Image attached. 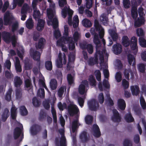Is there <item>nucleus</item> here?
<instances>
[{
  "label": "nucleus",
  "mask_w": 146,
  "mask_h": 146,
  "mask_svg": "<svg viewBox=\"0 0 146 146\" xmlns=\"http://www.w3.org/2000/svg\"><path fill=\"white\" fill-rule=\"evenodd\" d=\"M94 26L95 28H92L90 31L91 34L94 36L93 42L96 46H101V42L99 38L98 34L96 32V31H100L101 25L99 24L97 19H95L94 20Z\"/></svg>",
  "instance_id": "f257e3e1"
},
{
  "label": "nucleus",
  "mask_w": 146,
  "mask_h": 146,
  "mask_svg": "<svg viewBox=\"0 0 146 146\" xmlns=\"http://www.w3.org/2000/svg\"><path fill=\"white\" fill-rule=\"evenodd\" d=\"M62 38L63 40L67 41L68 46H75V44L76 46H78V41L81 38L80 33L76 31L73 34L72 37H68L67 38L63 37Z\"/></svg>",
  "instance_id": "f03ea898"
},
{
  "label": "nucleus",
  "mask_w": 146,
  "mask_h": 146,
  "mask_svg": "<svg viewBox=\"0 0 146 146\" xmlns=\"http://www.w3.org/2000/svg\"><path fill=\"white\" fill-rule=\"evenodd\" d=\"M47 13L49 19V21H48V24L49 25V23L51 22L53 28L54 29H56L58 27V21L56 17L53 18L54 15L52 13L48 12L47 11Z\"/></svg>",
  "instance_id": "7ed1b4c3"
},
{
  "label": "nucleus",
  "mask_w": 146,
  "mask_h": 146,
  "mask_svg": "<svg viewBox=\"0 0 146 146\" xmlns=\"http://www.w3.org/2000/svg\"><path fill=\"white\" fill-rule=\"evenodd\" d=\"M88 104L89 109L91 111H96L99 108V103L94 99L88 101Z\"/></svg>",
  "instance_id": "20e7f679"
},
{
  "label": "nucleus",
  "mask_w": 146,
  "mask_h": 146,
  "mask_svg": "<svg viewBox=\"0 0 146 146\" xmlns=\"http://www.w3.org/2000/svg\"><path fill=\"white\" fill-rule=\"evenodd\" d=\"M13 18V17L10 16L9 12V11H7L3 17L4 25H7L11 24Z\"/></svg>",
  "instance_id": "39448f33"
},
{
  "label": "nucleus",
  "mask_w": 146,
  "mask_h": 146,
  "mask_svg": "<svg viewBox=\"0 0 146 146\" xmlns=\"http://www.w3.org/2000/svg\"><path fill=\"white\" fill-rule=\"evenodd\" d=\"M76 52L75 51L70 52L68 56V62L67 65V69L70 70L71 68V63L74 62L75 60Z\"/></svg>",
  "instance_id": "423d86ee"
},
{
  "label": "nucleus",
  "mask_w": 146,
  "mask_h": 146,
  "mask_svg": "<svg viewBox=\"0 0 146 146\" xmlns=\"http://www.w3.org/2000/svg\"><path fill=\"white\" fill-rule=\"evenodd\" d=\"M68 112L70 116H73L74 115L76 114L79 111V110L76 106L70 105L68 107Z\"/></svg>",
  "instance_id": "0eeeda50"
},
{
  "label": "nucleus",
  "mask_w": 146,
  "mask_h": 146,
  "mask_svg": "<svg viewBox=\"0 0 146 146\" xmlns=\"http://www.w3.org/2000/svg\"><path fill=\"white\" fill-rule=\"evenodd\" d=\"M88 87V83L86 80L82 81V83L79 85L78 88V92L80 94L83 95L85 91L86 87Z\"/></svg>",
  "instance_id": "6e6552de"
},
{
  "label": "nucleus",
  "mask_w": 146,
  "mask_h": 146,
  "mask_svg": "<svg viewBox=\"0 0 146 146\" xmlns=\"http://www.w3.org/2000/svg\"><path fill=\"white\" fill-rule=\"evenodd\" d=\"M41 53L32 48H31L30 51V54L31 56L34 60H38L40 58Z\"/></svg>",
  "instance_id": "1a4fd4ad"
},
{
  "label": "nucleus",
  "mask_w": 146,
  "mask_h": 146,
  "mask_svg": "<svg viewBox=\"0 0 146 146\" xmlns=\"http://www.w3.org/2000/svg\"><path fill=\"white\" fill-rule=\"evenodd\" d=\"M59 133L61 136L60 139V146H67L66 139L64 135V131L63 129H61L59 130Z\"/></svg>",
  "instance_id": "9d476101"
},
{
  "label": "nucleus",
  "mask_w": 146,
  "mask_h": 146,
  "mask_svg": "<svg viewBox=\"0 0 146 146\" xmlns=\"http://www.w3.org/2000/svg\"><path fill=\"white\" fill-rule=\"evenodd\" d=\"M113 113V115L111 117L112 120L114 122H120L121 121V117L117 111L116 109L114 110Z\"/></svg>",
  "instance_id": "9b49d317"
},
{
  "label": "nucleus",
  "mask_w": 146,
  "mask_h": 146,
  "mask_svg": "<svg viewBox=\"0 0 146 146\" xmlns=\"http://www.w3.org/2000/svg\"><path fill=\"white\" fill-rule=\"evenodd\" d=\"M41 129V126L37 124H34L31 127V131L33 135H36Z\"/></svg>",
  "instance_id": "f8f14e48"
},
{
  "label": "nucleus",
  "mask_w": 146,
  "mask_h": 146,
  "mask_svg": "<svg viewBox=\"0 0 146 146\" xmlns=\"http://www.w3.org/2000/svg\"><path fill=\"white\" fill-rule=\"evenodd\" d=\"M2 37L4 41L6 43H9L11 42V36L10 33L3 31L2 33Z\"/></svg>",
  "instance_id": "ddd939ff"
},
{
  "label": "nucleus",
  "mask_w": 146,
  "mask_h": 146,
  "mask_svg": "<svg viewBox=\"0 0 146 146\" xmlns=\"http://www.w3.org/2000/svg\"><path fill=\"white\" fill-rule=\"evenodd\" d=\"M45 23L44 20L42 19H38L36 27V30L39 31H42L44 28Z\"/></svg>",
  "instance_id": "4468645a"
},
{
  "label": "nucleus",
  "mask_w": 146,
  "mask_h": 146,
  "mask_svg": "<svg viewBox=\"0 0 146 146\" xmlns=\"http://www.w3.org/2000/svg\"><path fill=\"white\" fill-rule=\"evenodd\" d=\"M93 135L95 137L98 138L101 135V133L98 126L97 124H94L93 125Z\"/></svg>",
  "instance_id": "2eb2a0df"
},
{
  "label": "nucleus",
  "mask_w": 146,
  "mask_h": 146,
  "mask_svg": "<svg viewBox=\"0 0 146 146\" xmlns=\"http://www.w3.org/2000/svg\"><path fill=\"white\" fill-rule=\"evenodd\" d=\"M80 139L81 142L86 143L89 140L87 136V133L85 131H83L81 133L80 135Z\"/></svg>",
  "instance_id": "dca6fc26"
},
{
  "label": "nucleus",
  "mask_w": 146,
  "mask_h": 146,
  "mask_svg": "<svg viewBox=\"0 0 146 146\" xmlns=\"http://www.w3.org/2000/svg\"><path fill=\"white\" fill-rule=\"evenodd\" d=\"M33 67V62L32 61L27 59L24 60V68L26 70H31Z\"/></svg>",
  "instance_id": "f3484780"
},
{
  "label": "nucleus",
  "mask_w": 146,
  "mask_h": 146,
  "mask_svg": "<svg viewBox=\"0 0 146 146\" xmlns=\"http://www.w3.org/2000/svg\"><path fill=\"white\" fill-rule=\"evenodd\" d=\"M117 106L121 110L123 111L125 109L126 105L125 101L122 99H119L117 100Z\"/></svg>",
  "instance_id": "a211bd4d"
},
{
  "label": "nucleus",
  "mask_w": 146,
  "mask_h": 146,
  "mask_svg": "<svg viewBox=\"0 0 146 146\" xmlns=\"http://www.w3.org/2000/svg\"><path fill=\"white\" fill-rule=\"evenodd\" d=\"M131 90L133 96H137L139 94L140 92L139 86L137 85L131 86Z\"/></svg>",
  "instance_id": "6ab92c4d"
},
{
  "label": "nucleus",
  "mask_w": 146,
  "mask_h": 146,
  "mask_svg": "<svg viewBox=\"0 0 146 146\" xmlns=\"http://www.w3.org/2000/svg\"><path fill=\"white\" fill-rule=\"evenodd\" d=\"M144 19L143 17L141 16L140 18H138L134 22V27L135 28L140 27L142 25L144 24Z\"/></svg>",
  "instance_id": "aec40b11"
},
{
  "label": "nucleus",
  "mask_w": 146,
  "mask_h": 146,
  "mask_svg": "<svg viewBox=\"0 0 146 146\" xmlns=\"http://www.w3.org/2000/svg\"><path fill=\"white\" fill-rule=\"evenodd\" d=\"M108 32L114 41H116L118 39V35L116 31L113 29H109Z\"/></svg>",
  "instance_id": "412c9836"
},
{
  "label": "nucleus",
  "mask_w": 146,
  "mask_h": 146,
  "mask_svg": "<svg viewBox=\"0 0 146 146\" xmlns=\"http://www.w3.org/2000/svg\"><path fill=\"white\" fill-rule=\"evenodd\" d=\"M23 83L22 80L18 76H16L14 79V85L16 88L20 87Z\"/></svg>",
  "instance_id": "4be33fe9"
},
{
  "label": "nucleus",
  "mask_w": 146,
  "mask_h": 146,
  "mask_svg": "<svg viewBox=\"0 0 146 146\" xmlns=\"http://www.w3.org/2000/svg\"><path fill=\"white\" fill-rule=\"evenodd\" d=\"M10 115L9 111L7 108L4 109L1 115L2 121L3 122H5Z\"/></svg>",
  "instance_id": "5701e85b"
},
{
  "label": "nucleus",
  "mask_w": 146,
  "mask_h": 146,
  "mask_svg": "<svg viewBox=\"0 0 146 146\" xmlns=\"http://www.w3.org/2000/svg\"><path fill=\"white\" fill-rule=\"evenodd\" d=\"M22 133V130L21 128L17 127L14 129L13 132V137L15 139H17L21 135Z\"/></svg>",
  "instance_id": "b1692460"
},
{
  "label": "nucleus",
  "mask_w": 146,
  "mask_h": 146,
  "mask_svg": "<svg viewBox=\"0 0 146 146\" xmlns=\"http://www.w3.org/2000/svg\"><path fill=\"white\" fill-rule=\"evenodd\" d=\"M15 63V67L17 72H21L22 71L21 66L20 64V60L18 57H16Z\"/></svg>",
  "instance_id": "393cba45"
},
{
  "label": "nucleus",
  "mask_w": 146,
  "mask_h": 146,
  "mask_svg": "<svg viewBox=\"0 0 146 146\" xmlns=\"http://www.w3.org/2000/svg\"><path fill=\"white\" fill-rule=\"evenodd\" d=\"M127 58L128 61L129 65L131 66L132 64V62L133 61L132 66H135L136 62L135 61V58L134 56L131 54H129L127 56Z\"/></svg>",
  "instance_id": "a878e982"
},
{
  "label": "nucleus",
  "mask_w": 146,
  "mask_h": 146,
  "mask_svg": "<svg viewBox=\"0 0 146 146\" xmlns=\"http://www.w3.org/2000/svg\"><path fill=\"white\" fill-rule=\"evenodd\" d=\"M125 121L128 123L133 122L134 121V119L130 112L126 114L124 117Z\"/></svg>",
  "instance_id": "bb28decb"
},
{
  "label": "nucleus",
  "mask_w": 146,
  "mask_h": 146,
  "mask_svg": "<svg viewBox=\"0 0 146 146\" xmlns=\"http://www.w3.org/2000/svg\"><path fill=\"white\" fill-rule=\"evenodd\" d=\"M82 23L83 26L86 28H90L92 25V23L89 19H84L83 20Z\"/></svg>",
  "instance_id": "cd10ccee"
},
{
  "label": "nucleus",
  "mask_w": 146,
  "mask_h": 146,
  "mask_svg": "<svg viewBox=\"0 0 146 146\" xmlns=\"http://www.w3.org/2000/svg\"><path fill=\"white\" fill-rule=\"evenodd\" d=\"M121 43L123 46H129L130 40L126 36H123L121 39Z\"/></svg>",
  "instance_id": "c85d7f7f"
},
{
  "label": "nucleus",
  "mask_w": 146,
  "mask_h": 146,
  "mask_svg": "<svg viewBox=\"0 0 146 146\" xmlns=\"http://www.w3.org/2000/svg\"><path fill=\"white\" fill-rule=\"evenodd\" d=\"M57 82L56 80L54 79H51L50 82V87L52 90H55L57 86Z\"/></svg>",
  "instance_id": "c756f323"
},
{
  "label": "nucleus",
  "mask_w": 146,
  "mask_h": 146,
  "mask_svg": "<svg viewBox=\"0 0 146 146\" xmlns=\"http://www.w3.org/2000/svg\"><path fill=\"white\" fill-rule=\"evenodd\" d=\"M24 2V0H13V8H15L18 5L19 7H21Z\"/></svg>",
  "instance_id": "7c9ffc66"
},
{
  "label": "nucleus",
  "mask_w": 146,
  "mask_h": 146,
  "mask_svg": "<svg viewBox=\"0 0 146 146\" xmlns=\"http://www.w3.org/2000/svg\"><path fill=\"white\" fill-rule=\"evenodd\" d=\"M122 46H113V53L116 55L120 54L122 50Z\"/></svg>",
  "instance_id": "2f4dec72"
},
{
  "label": "nucleus",
  "mask_w": 146,
  "mask_h": 146,
  "mask_svg": "<svg viewBox=\"0 0 146 146\" xmlns=\"http://www.w3.org/2000/svg\"><path fill=\"white\" fill-rule=\"evenodd\" d=\"M88 80L90 85L91 86H95L96 85V81L92 75H90L89 77Z\"/></svg>",
  "instance_id": "473e14b6"
},
{
  "label": "nucleus",
  "mask_w": 146,
  "mask_h": 146,
  "mask_svg": "<svg viewBox=\"0 0 146 146\" xmlns=\"http://www.w3.org/2000/svg\"><path fill=\"white\" fill-rule=\"evenodd\" d=\"M47 114L44 110H41L40 111L38 119L39 121H42L46 118Z\"/></svg>",
  "instance_id": "72a5a7b5"
},
{
  "label": "nucleus",
  "mask_w": 146,
  "mask_h": 146,
  "mask_svg": "<svg viewBox=\"0 0 146 146\" xmlns=\"http://www.w3.org/2000/svg\"><path fill=\"white\" fill-rule=\"evenodd\" d=\"M102 46H96V52L98 54H104V53H106V50L104 48V47H105V46H104V48L102 49L101 51V47Z\"/></svg>",
  "instance_id": "f704fd0d"
},
{
  "label": "nucleus",
  "mask_w": 146,
  "mask_h": 146,
  "mask_svg": "<svg viewBox=\"0 0 146 146\" xmlns=\"http://www.w3.org/2000/svg\"><path fill=\"white\" fill-rule=\"evenodd\" d=\"M26 26L28 29H31L33 28V25L32 18L29 19L26 21Z\"/></svg>",
  "instance_id": "c9c22d12"
},
{
  "label": "nucleus",
  "mask_w": 146,
  "mask_h": 146,
  "mask_svg": "<svg viewBox=\"0 0 146 146\" xmlns=\"http://www.w3.org/2000/svg\"><path fill=\"white\" fill-rule=\"evenodd\" d=\"M78 120H74L72 123V131L73 133H76V129L78 126Z\"/></svg>",
  "instance_id": "e433bc0d"
},
{
  "label": "nucleus",
  "mask_w": 146,
  "mask_h": 146,
  "mask_svg": "<svg viewBox=\"0 0 146 146\" xmlns=\"http://www.w3.org/2000/svg\"><path fill=\"white\" fill-rule=\"evenodd\" d=\"M129 46H137V39L135 36L132 37L130 40Z\"/></svg>",
  "instance_id": "4c0bfd02"
},
{
  "label": "nucleus",
  "mask_w": 146,
  "mask_h": 146,
  "mask_svg": "<svg viewBox=\"0 0 146 146\" xmlns=\"http://www.w3.org/2000/svg\"><path fill=\"white\" fill-rule=\"evenodd\" d=\"M79 23V20L78 15H75L73 20V25L74 27H77L78 26Z\"/></svg>",
  "instance_id": "58836bf2"
},
{
  "label": "nucleus",
  "mask_w": 146,
  "mask_h": 146,
  "mask_svg": "<svg viewBox=\"0 0 146 146\" xmlns=\"http://www.w3.org/2000/svg\"><path fill=\"white\" fill-rule=\"evenodd\" d=\"M45 67L48 70L50 71L52 68V65L51 61H47L45 62Z\"/></svg>",
  "instance_id": "ea45409f"
},
{
  "label": "nucleus",
  "mask_w": 146,
  "mask_h": 146,
  "mask_svg": "<svg viewBox=\"0 0 146 146\" xmlns=\"http://www.w3.org/2000/svg\"><path fill=\"white\" fill-rule=\"evenodd\" d=\"M12 92L11 88H9L5 96V99L8 101H10L11 100V95Z\"/></svg>",
  "instance_id": "a19ab883"
},
{
  "label": "nucleus",
  "mask_w": 146,
  "mask_h": 146,
  "mask_svg": "<svg viewBox=\"0 0 146 146\" xmlns=\"http://www.w3.org/2000/svg\"><path fill=\"white\" fill-rule=\"evenodd\" d=\"M66 87L64 86H61L58 90V96L60 98H61L64 92V90H66Z\"/></svg>",
  "instance_id": "79ce46f5"
},
{
  "label": "nucleus",
  "mask_w": 146,
  "mask_h": 146,
  "mask_svg": "<svg viewBox=\"0 0 146 146\" xmlns=\"http://www.w3.org/2000/svg\"><path fill=\"white\" fill-rule=\"evenodd\" d=\"M37 95L41 98H44L45 96V92L43 88H40L38 90Z\"/></svg>",
  "instance_id": "37998d69"
},
{
  "label": "nucleus",
  "mask_w": 146,
  "mask_h": 146,
  "mask_svg": "<svg viewBox=\"0 0 146 146\" xmlns=\"http://www.w3.org/2000/svg\"><path fill=\"white\" fill-rule=\"evenodd\" d=\"M93 120V117L90 115H87L85 118L86 123L87 124H91Z\"/></svg>",
  "instance_id": "c03bdc74"
},
{
  "label": "nucleus",
  "mask_w": 146,
  "mask_h": 146,
  "mask_svg": "<svg viewBox=\"0 0 146 146\" xmlns=\"http://www.w3.org/2000/svg\"><path fill=\"white\" fill-rule=\"evenodd\" d=\"M29 9V7L27 3H25L21 9V14H26Z\"/></svg>",
  "instance_id": "a18cd8bd"
},
{
  "label": "nucleus",
  "mask_w": 146,
  "mask_h": 146,
  "mask_svg": "<svg viewBox=\"0 0 146 146\" xmlns=\"http://www.w3.org/2000/svg\"><path fill=\"white\" fill-rule=\"evenodd\" d=\"M20 112L22 115L25 116L28 113L27 110L25 106H21L20 108Z\"/></svg>",
  "instance_id": "49530a36"
},
{
  "label": "nucleus",
  "mask_w": 146,
  "mask_h": 146,
  "mask_svg": "<svg viewBox=\"0 0 146 146\" xmlns=\"http://www.w3.org/2000/svg\"><path fill=\"white\" fill-rule=\"evenodd\" d=\"M22 95L21 89L20 88L16 89V96L17 99L19 100L21 98Z\"/></svg>",
  "instance_id": "de8ad7c7"
},
{
  "label": "nucleus",
  "mask_w": 146,
  "mask_h": 146,
  "mask_svg": "<svg viewBox=\"0 0 146 146\" xmlns=\"http://www.w3.org/2000/svg\"><path fill=\"white\" fill-rule=\"evenodd\" d=\"M82 49H87L88 52L90 54H92L93 52V46H80Z\"/></svg>",
  "instance_id": "09e8293b"
},
{
  "label": "nucleus",
  "mask_w": 146,
  "mask_h": 146,
  "mask_svg": "<svg viewBox=\"0 0 146 146\" xmlns=\"http://www.w3.org/2000/svg\"><path fill=\"white\" fill-rule=\"evenodd\" d=\"M32 103L33 106L36 107H39L40 104V101L36 97H34L33 98Z\"/></svg>",
  "instance_id": "8fccbe9b"
},
{
  "label": "nucleus",
  "mask_w": 146,
  "mask_h": 146,
  "mask_svg": "<svg viewBox=\"0 0 146 146\" xmlns=\"http://www.w3.org/2000/svg\"><path fill=\"white\" fill-rule=\"evenodd\" d=\"M85 98V97L84 96H83V98L80 97L78 98V104L81 108H82L84 106Z\"/></svg>",
  "instance_id": "3c124183"
},
{
  "label": "nucleus",
  "mask_w": 146,
  "mask_h": 146,
  "mask_svg": "<svg viewBox=\"0 0 146 146\" xmlns=\"http://www.w3.org/2000/svg\"><path fill=\"white\" fill-rule=\"evenodd\" d=\"M34 13L33 15V17L35 19H39L40 17V11L39 10H36V9L33 10Z\"/></svg>",
  "instance_id": "603ef678"
},
{
  "label": "nucleus",
  "mask_w": 146,
  "mask_h": 146,
  "mask_svg": "<svg viewBox=\"0 0 146 146\" xmlns=\"http://www.w3.org/2000/svg\"><path fill=\"white\" fill-rule=\"evenodd\" d=\"M115 78L118 82H120L122 80V76L120 71L117 72L115 74Z\"/></svg>",
  "instance_id": "864d4df0"
},
{
  "label": "nucleus",
  "mask_w": 146,
  "mask_h": 146,
  "mask_svg": "<svg viewBox=\"0 0 146 146\" xmlns=\"http://www.w3.org/2000/svg\"><path fill=\"white\" fill-rule=\"evenodd\" d=\"M67 80L68 82V84L70 85H71L74 83V80L71 74H68L67 76Z\"/></svg>",
  "instance_id": "5fc2aeb1"
},
{
  "label": "nucleus",
  "mask_w": 146,
  "mask_h": 146,
  "mask_svg": "<svg viewBox=\"0 0 146 146\" xmlns=\"http://www.w3.org/2000/svg\"><path fill=\"white\" fill-rule=\"evenodd\" d=\"M122 84L124 89H127L129 87V82L125 79H123L122 80Z\"/></svg>",
  "instance_id": "6e6d98bb"
},
{
  "label": "nucleus",
  "mask_w": 146,
  "mask_h": 146,
  "mask_svg": "<svg viewBox=\"0 0 146 146\" xmlns=\"http://www.w3.org/2000/svg\"><path fill=\"white\" fill-rule=\"evenodd\" d=\"M40 36V33L37 31H34L33 35V39L35 41H37Z\"/></svg>",
  "instance_id": "4d7b16f0"
},
{
  "label": "nucleus",
  "mask_w": 146,
  "mask_h": 146,
  "mask_svg": "<svg viewBox=\"0 0 146 146\" xmlns=\"http://www.w3.org/2000/svg\"><path fill=\"white\" fill-rule=\"evenodd\" d=\"M100 20L103 23H107L108 21V18L105 15L103 14L100 17Z\"/></svg>",
  "instance_id": "13d9d810"
},
{
  "label": "nucleus",
  "mask_w": 146,
  "mask_h": 146,
  "mask_svg": "<svg viewBox=\"0 0 146 146\" xmlns=\"http://www.w3.org/2000/svg\"><path fill=\"white\" fill-rule=\"evenodd\" d=\"M136 33L138 36H143L144 35V33L143 30L141 28H138L136 30Z\"/></svg>",
  "instance_id": "bf43d9fd"
},
{
  "label": "nucleus",
  "mask_w": 146,
  "mask_h": 146,
  "mask_svg": "<svg viewBox=\"0 0 146 146\" xmlns=\"http://www.w3.org/2000/svg\"><path fill=\"white\" fill-rule=\"evenodd\" d=\"M123 4L124 8H129L130 6V2L129 0H123Z\"/></svg>",
  "instance_id": "052dcab7"
},
{
  "label": "nucleus",
  "mask_w": 146,
  "mask_h": 146,
  "mask_svg": "<svg viewBox=\"0 0 146 146\" xmlns=\"http://www.w3.org/2000/svg\"><path fill=\"white\" fill-rule=\"evenodd\" d=\"M95 76L98 81L101 80V73L99 70H96L95 71Z\"/></svg>",
  "instance_id": "680f3d73"
},
{
  "label": "nucleus",
  "mask_w": 146,
  "mask_h": 146,
  "mask_svg": "<svg viewBox=\"0 0 146 146\" xmlns=\"http://www.w3.org/2000/svg\"><path fill=\"white\" fill-rule=\"evenodd\" d=\"M86 7L88 9H90L92 6L93 0H86Z\"/></svg>",
  "instance_id": "e2e57ef3"
},
{
  "label": "nucleus",
  "mask_w": 146,
  "mask_h": 146,
  "mask_svg": "<svg viewBox=\"0 0 146 146\" xmlns=\"http://www.w3.org/2000/svg\"><path fill=\"white\" fill-rule=\"evenodd\" d=\"M138 69L139 71L142 73H144L145 71V66L143 64H140L139 65Z\"/></svg>",
  "instance_id": "0e129e2a"
},
{
  "label": "nucleus",
  "mask_w": 146,
  "mask_h": 146,
  "mask_svg": "<svg viewBox=\"0 0 146 146\" xmlns=\"http://www.w3.org/2000/svg\"><path fill=\"white\" fill-rule=\"evenodd\" d=\"M98 100L100 104H102L104 100V98L103 94L101 93H100L98 96Z\"/></svg>",
  "instance_id": "69168bd1"
},
{
  "label": "nucleus",
  "mask_w": 146,
  "mask_h": 146,
  "mask_svg": "<svg viewBox=\"0 0 146 146\" xmlns=\"http://www.w3.org/2000/svg\"><path fill=\"white\" fill-rule=\"evenodd\" d=\"M139 41L140 46H146V40L143 37H139Z\"/></svg>",
  "instance_id": "338daca9"
},
{
  "label": "nucleus",
  "mask_w": 146,
  "mask_h": 146,
  "mask_svg": "<svg viewBox=\"0 0 146 146\" xmlns=\"http://www.w3.org/2000/svg\"><path fill=\"white\" fill-rule=\"evenodd\" d=\"M123 146H132V143L130 140L125 139L123 143Z\"/></svg>",
  "instance_id": "774afa93"
}]
</instances>
